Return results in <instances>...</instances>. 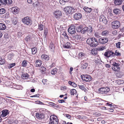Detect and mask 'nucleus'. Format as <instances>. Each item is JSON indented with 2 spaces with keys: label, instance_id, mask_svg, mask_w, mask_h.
Here are the masks:
<instances>
[{
  "label": "nucleus",
  "instance_id": "nucleus-8",
  "mask_svg": "<svg viewBox=\"0 0 124 124\" xmlns=\"http://www.w3.org/2000/svg\"><path fill=\"white\" fill-rule=\"evenodd\" d=\"M73 8L70 6H67L65 7L64 9V10L67 14L72 13Z\"/></svg>",
  "mask_w": 124,
  "mask_h": 124
},
{
  "label": "nucleus",
  "instance_id": "nucleus-4",
  "mask_svg": "<svg viewBox=\"0 0 124 124\" xmlns=\"http://www.w3.org/2000/svg\"><path fill=\"white\" fill-rule=\"evenodd\" d=\"M22 20L24 23L27 25H31L32 23V21L30 17H28L24 18H23L22 19Z\"/></svg>",
  "mask_w": 124,
  "mask_h": 124
},
{
  "label": "nucleus",
  "instance_id": "nucleus-16",
  "mask_svg": "<svg viewBox=\"0 0 124 124\" xmlns=\"http://www.w3.org/2000/svg\"><path fill=\"white\" fill-rule=\"evenodd\" d=\"M36 116V117L39 119H42L44 117V114L41 113H37Z\"/></svg>",
  "mask_w": 124,
  "mask_h": 124
},
{
  "label": "nucleus",
  "instance_id": "nucleus-24",
  "mask_svg": "<svg viewBox=\"0 0 124 124\" xmlns=\"http://www.w3.org/2000/svg\"><path fill=\"white\" fill-rule=\"evenodd\" d=\"M113 12L116 15L119 14L120 13V10L118 8H115L113 10Z\"/></svg>",
  "mask_w": 124,
  "mask_h": 124
},
{
  "label": "nucleus",
  "instance_id": "nucleus-17",
  "mask_svg": "<svg viewBox=\"0 0 124 124\" xmlns=\"http://www.w3.org/2000/svg\"><path fill=\"white\" fill-rule=\"evenodd\" d=\"M54 42H51L49 45V48L51 51L52 52L54 51Z\"/></svg>",
  "mask_w": 124,
  "mask_h": 124
},
{
  "label": "nucleus",
  "instance_id": "nucleus-28",
  "mask_svg": "<svg viewBox=\"0 0 124 124\" xmlns=\"http://www.w3.org/2000/svg\"><path fill=\"white\" fill-rule=\"evenodd\" d=\"M119 65H118L117 66H113L112 68L113 70L115 71H118L120 69V67L119 66Z\"/></svg>",
  "mask_w": 124,
  "mask_h": 124
},
{
  "label": "nucleus",
  "instance_id": "nucleus-40",
  "mask_svg": "<svg viewBox=\"0 0 124 124\" xmlns=\"http://www.w3.org/2000/svg\"><path fill=\"white\" fill-rule=\"evenodd\" d=\"M106 49V47L105 46H101L99 47L98 50L99 51H102Z\"/></svg>",
  "mask_w": 124,
  "mask_h": 124
},
{
  "label": "nucleus",
  "instance_id": "nucleus-21",
  "mask_svg": "<svg viewBox=\"0 0 124 124\" xmlns=\"http://www.w3.org/2000/svg\"><path fill=\"white\" fill-rule=\"evenodd\" d=\"M122 0H115L114 3L116 5H119L121 4L122 3Z\"/></svg>",
  "mask_w": 124,
  "mask_h": 124
},
{
  "label": "nucleus",
  "instance_id": "nucleus-13",
  "mask_svg": "<svg viewBox=\"0 0 124 124\" xmlns=\"http://www.w3.org/2000/svg\"><path fill=\"white\" fill-rule=\"evenodd\" d=\"M2 114L1 115L2 117H4L7 116L9 113V111L6 109H4L2 111Z\"/></svg>",
  "mask_w": 124,
  "mask_h": 124
},
{
  "label": "nucleus",
  "instance_id": "nucleus-61",
  "mask_svg": "<svg viewBox=\"0 0 124 124\" xmlns=\"http://www.w3.org/2000/svg\"><path fill=\"white\" fill-rule=\"evenodd\" d=\"M58 101L59 103H62L64 102V101L63 100H58Z\"/></svg>",
  "mask_w": 124,
  "mask_h": 124
},
{
  "label": "nucleus",
  "instance_id": "nucleus-7",
  "mask_svg": "<svg viewBox=\"0 0 124 124\" xmlns=\"http://www.w3.org/2000/svg\"><path fill=\"white\" fill-rule=\"evenodd\" d=\"M99 43L102 44L107 43L108 41V39L106 37H100L98 39Z\"/></svg>",
  "mask_w": 124,
  "mask_h": 124
},
{
  "label": "nucleus",
  "instance_id": "nucleus-14",
  "mask_svg": "<svg viewBox=\"0 0 124 124\" xmlns=\"http://www.w3.org/2000/svg\"><path fill=\"white\" fill-rule=\"evenodd\" d=\"M54 14L55 17L57 18H59L62 15V13L60 10H57L54 12Z\"/></svg>",
  "mask_w": 124,
  "mask_h": 124
},
{
  "label": "nucleus",
  "instance_id": "nucleus-20",
  "mask_svg": "<svg viewBox=\"0 0 124 124\" xmlns=\"http://www.w3.org/2000/svg\"><path fill=\"white\" fill-rule=\"evenodd\" d=\"M63 47L66 49L70 48L71 47V44L70 42H67L63 45Z\"/></svg>",
  "mask_w": 124,
  "mask_h": 124
},
{
  "label": "nucleus",
  "instance_id": "nucleus-29",
  "mask_svg": "<svg viewBox=\"0 0 124 124\" xmlns=\"http://www.w3.org/2000/svg\"><path fill=\"white\" fill-rule=\"evenodd\" d=\"M83 26L82 25H79L77 27L76 30L78 32H82Z\"/></svg>",
  "mask_w": 124,
  "mask_h": 124
},
{
  "label": "nucleus",
  "instance_id": "nucleus-50",
  "mask_svg": "<svg viewBox=\"0 0 124 124\" xmlns=\"http://www.w3.org/2000/svg\"><path fill=\"white\" fill-rule=\"evenodd\" d=\"M5 63L4 60L0 57V64L2 65Z\"/></svg>",
  "mask_w": 124,
  "mask_h": 124
},
{
  "label": "nucleus",
  "instance_id": "nucleus-38",
  "mask_svg": "<svg viewBox=\"0 0 124 124\" xmlns=\"http://www.w3.org/2000/svg\"><path fill=\"white\" fill-rule=\"evenodd\" d=\"M57 70V69L56 68L53 69L51 72V74L53 75H55L56 73Z\"/></svg>",
  "mask_w": 124,
  "mask_h": 124
},
{
  "label": "nucleus",
  "instance_id": "nucleus-2",
  "mask_svg": "<svg viewBox=\"0 0 124 124\" xmlns=\"http://www.w3.org/2000/svg\"><path fill=\"white\" fill-rule=\"evenodd\" d=\"M98 90L100 93L104 94H107L109 92L110 89L108 87H104L99 88Z\"/></svg>",
  "mask_w": 124,
  "mask_h": 124
},
{
  "label": "nucleus",
  "instance_id": "nucleus-27",
  "mask_svg": "<svg viewBox=\"0 0 124 124\" xmlns=\"http://www.w3.org/2000/svg\"><path fill=\"white\" fill-rule=\"evenodd\" d=\"M62 35L64 36V37L65 39H68L69 40H70V38L68 37L66 32H64Z\"/></svg>",
  "mask_w": 124,
  "mask_h": 124
},
{
  "label": "nucleus",
  "instance_id": "nucleus-10",
  "mask_svg": "<svg viewBox=\"0 0 124 124\" xmlns=\"http://www.w3.org/2000/svg\"><path fill=\"white\" fill-rule=\"evenodd\" d=\"M75 26L74 25L70 26L68 28V32L71 34H75L76 32L75 29Z\"/></svg>",
  "mask_w": 124,
  "mask_h": 124
},
{
  "label": "nucleus",
  "instance_id": "nucleus-23",
  "mask_svg": "<svg viewBox=\"0 0 124 124\" xmlns=\"http://www.w3.org/2000/svg\"><path fill=\"white\" fill-rule=\"evenodd\" d=\"M41 58L42 59H45L46 61L48 60L49 59V57L46 54H43L41 55Z\"/></svg>",
  "mask_w": 124,
  "mask_h": 124
},
{
  "label": "nucleus",
  "instance_id": "nucleus-62",
  "mask_svg": "<svg viewBox=\"0 0 124 124\" xmlns=\"http://www.w3.org/2000/svg\"><path fill=\"white\" fill-rule=\"evenodd\" d=\"M53 106L55 108H57L59 107L58 105L55 104L54 103V106Z\"/></svg>",
  "mask_w": 124,
  "mask_h": 124
},
{
  "label": "nucleus",
  "instance_id": "nucleus-52",
  "mask_svg": "<svg viewBox=\"0 0 124 124\" xmlns=\"http://www.w3.org/2000/svg\"><path fill=\"white\" fill-rule=\"evenodd\" d=\"M25 39L26 42H29L30 41V38L29 36H27L26 37Z\"/></svg>",
  "mask_w": 124,
  "mask_h": 124
},
{
  "label": "nucleus",
  "instance_id": "nucleus-22",
  "mask_svg": "<svg viewBox=\"0 0 124 124\" xmlns=\"http://www.w3.org/2000/svg\"><path fill=\"white\" fill-rule=\"evenodd\" d=\"M84 10L87 13H90L92 10V9L91 8H89L85 7L84 8Z\"/></svg>",
  "mask_w": 124,
  "mask_h": 124
},
{
  "label": "nucleus",
  "instance_id": "nucleus-54",
  "mask_svg": "<svg viewBox=\"0 0 124 124\" xmlns=\"http://www.w3.org/2000/svg\"><path fill=\"white\" fill-rule=\"evenodd\" d=\"M73 38L77 39H79L80 38V36L78 35H75L73 36Z\"/></svg>",
  "mask_w": 124,
  "mask_h": 124
},
{
  "label": "nucleus",
  "instance_id": "nucleus-35",
  "mask_svg": "<svg viewBox=\"0 0 124 124\" xmlns=\"http://www.w3.org/2000/svg\"><path fill=\"white\" fill-rule=\"evenodd\" d=\"M79 55L80 58H82L85 57L86 56V55L85 53H83L80 52L79 53Z\"/></svg>",
  "mask_w": 124,
  "mask_h": 124
},
{
  "label": "nucleus",
  "instance_id": "nucleus-11",
  "mask_svg": "<svg viewBox=\"0 0 124 124\" xmlns=\"http://www.w3.org/2000/svg\"><path fill=\"white\" fill-rule=\"evenodd\" d=\"M99 20L100 22L103 23L105 24H107L108 21L106 18L103 15L100 16Z\"/></svg>",
  "mask_w": 124,
  "mask_h": 124
},
{
  "label": "nucleus",
  "instance_id": "nucleus-25",
  "mask_svg": "<svg viewBox=\"0 0 124 124\" xmlns=\"http://www.w3.org/2000/svg\"><path fill=\"white\" fill-rule=\"evenodd\" d=\"M29 77V75L27 73H24L21 76L22 78L23 79L27 78Z\"/></svg>",
  "mask_w": 124,
  "mask_h": 124
},
{
  "label": "nucleus",
  "instance_id": "nucleus-44",
  "mask_svg": "<svg viewBox=\"0 0 124 124\" xmlns=\"http://www.w3.org/2000/svg\"><path fill=\"white\" fill-rule=\"evenodd\" d=\"M16 65V64L15 63H11L8 64V67L9 69L11 68L12 67H14Z\"/></svg>",
  "mask_w": 124,
  "mask_h": 124
},
{
  "label": "nucleus",
  "instance_id": "nucleus-31",
  "mask_svg": "<svg viewBox=\"0 0 124 124\" xmlns=\"http://www.w3.org/2000/svg\"><path fill=\"white\" fill-rule=\"evenodd\" d=\"M77 92L76 90L74 89L71 90L70 91V94L71 95H74V94H76Z\"/></svg>",
  "mask_w": 124,
  "mask_h": 124
},
{
  "label": "nucleus",
  "instance_id": "nucleus-45",
  "mask_svg": "<svg viewBox=\"0 0 124 124\" xmlns=\"http://www.w3.org/2000/svg\"><path fill=\"white\" fill-rule=\"evenodd\" d=\"M4 8H2L0 9V14H3L6 12Z\"/></svg>",
  "mask_w": 124,
  "mask_h": 124
},
{
  "label": "nucleus",
  "instance_id": "nucleus-1",
  "mask_svg": "<svg viewBox=\"0 0 124 124\" xmlns=\"http://www.w3.org/2000/svg\"><path fill=\"white\" fill-rule=\"evenodd\" d=\"M86 42L91 47H95L99 44L97 39L94 37L88 39Z\"/></svg>",
  "mask_w": 124,
  "mask_h": 124
},
{
  "label": "nucleus",
  "instance_id": "nucleus-53",
  "mask_svg": "<svg viewBox=\"0 0 124 124\" xmlns=\"http://www.w3.org/2000/svg\"><path fill=\"white\" fill-rule=\"evenodd\" d=\"M115 56L116 55L117 56H121V53L118 52L117 50H116L115 51V53H114Z\"/></svg>",
  "mask_w": 124,
  "mask_h": 124
},
{
  "label": "nucleus",
  "instance_id": "nucleus-59",
  "mask_svg": "<svg viewBox=\"0 0 124 124\" xmlns=\"http://www.w3.org/2000/svg\"><path fill=\"white\" fill-rule=\"evenodd\" d=\"M117 33V32L116 30H115L112 32V34L114 35H116Z\"/></svg>",
  "mask_w": 124,
  "mask_h": 124
},
{
  "label": "nucleus",
  "instance_id": "nucleus-34",
  "mask_svg": "<svg viewBox=\"0 0 124 124\" xmlns=\"http://www.w3.org/2000/svg\"><path fill=\"white\" fill-rule=\"evenodd\" d=\"M87 28L88 29H87L88 32L91 33L92 32L93 29L91 26H89L88 27H87Z\"/></svg>",
  "mask_w": 124,
  "mask_h": 124
},
{
  "label": "nucleus",
  "instance_id": "nucleus-63",
  "mask_svg": "<svg viewBox=\"0 0 124 124\" xmlns=\"http://www.w3.org/2000/svg\"><path fill=\"white\" fill-rule=\"evenodd\" d=\"M53 106L55 108H57L59 107L58 105L55 104L54 103V106Z\"/></svg>",
  "mask_w": 124,
  "mask_h": 124
},
{
  "label": "nucleus",
  "instance_id": "nucleus-56",
  "mask_svg": "<svg viewBox=\"0 0 124 124\" xmlns=\"http://www.w3.org/2000/svg\"><path fill=\"white\" fill-rule=\"evenodd\" d=\"M37 103L38 104H41V105H44L45 104L41 102V101H36Z\"/></svg>",
  "mask_w": 124,
  "mask_h": 124
},
{
  "label": "nucleus",
  "instance_id": "nucleus-39",
  "mask_svg": "<svg viewBox=\"0 0 124 124\" xmlns=\"http://www.w3.org/2000/svg\"><path fill=\"white\" fill-rule=\"evenodd\" d=\"M79 86V88L80 89L85 92H86V91H87V90L85 87L83 85H81Z\"/></svg>",
  "mask_w": 124,
  "mask_h": 124
},
{
  "label": "nucleus",
  "instance_id": "nucleus-55",
  "mask_svg": "<svg viewBox=\"0 0 124 124\" xmlns=\"http://www.w3.org/2000/svg\"><path fill=\"white\" fill-rule=\"evenodd\" d=\"M48 33V30L47 29H45L44 30V34L45 35V37H46V35H47Z\"/></svg>",
  "mask_w": 124,
  "mask_h": 124
},
{
  "label": "nucleus",
  "instance_id": "nucleus-48",
  "mask_svg": "<svg viewBox=\"0 0 124 124\" xmlns=\"http://www.w3.org/2000/svg\"><path fill=\"white\" fill-rule=\"evenodd\" d=\"M33 5L34 7H37L39 5V3L38 2H36L33 4Z\"/></svg>",
  "mask_w": 124,
  "mask_h": 124
},
{
  "label": "nucleus",
  "instance_id": "nucleus-33",
  "mask_svg": "<svg viewBox=\"0 0 124 124\" xmlns=\"http://www.w3.org/2000/svg\"><path fill=\"white\" fill-rule=\"evenodd\" d=\"M68 83L70 85L74 87H76L77 86V84L74 82L69 81L68 82Z\"/></svg>",
  "mask_w": 124,
  "mask_h": 124
},
{
  "label": "nucleus",
  "instance_id": "nucleus-18",
  "mask_svg": "<svg viewBox=\"0 0 124 124\" xmlns=\"http://www.w3.org/2000/svg\"><path fill=\"white\" fill-rule=\"evenodd\" d=\"M42 64V62L39 60H37L36 61L35 63V65L37 67H40Z\"/></svg>",
  "mask_w": 124,
  "mask_h": 124
},
{
  "label": "nucleus",
  "instance_id": "nucleus-6",
  "mask_svg": "<svg viewBox=\"0 0 124 124\" xmlns=\"http://www.w3.org/2000/svg\"><path fill=\"white\" fill-rule=\"evenodd\" d=\"M104 56L108 57H112L115 56L114 52H112L111 51H108L105 52L104 54Z\"/></svg>",
  "mask_w": 124,
  "mask_h": 124
},
{
  "label": "nucleus",
  "instance_id": "nucleus-12",
  "mask_svg": "<svg viewBox=\"0 0 124 124\" xmlns=\"http://www.w3.org/2000/svg\"><path fill=\"white\" fill-rule=\"evenodd\" d=\"M82 17V14L80 13H76L73 16V18L76 20H78L81 19Z\"/></svg>",
  "mask_w": 124,
  "mask_h": 124
},
{
  "label": "nucleus",
  "instance_id": "nucleus-19",
  "mask_svg": "<svg viewBox=\"0 0 124 124\" xmlns=\"http://www.w3.org/2000/svg\"><path fill=\"white\" fill-rule=\"evenodd\" d=\"M6 28V26L5 24L3 23H0V30H5Z\"/></svg>",
  "mask_w": 124,
  "mask_h": 124
},
{
  "label": "nucleus",
  "instance_id": "nucleus-64",
  "mask_svg": "<svg viewBox=\"0 0 124 124\" xmlns=\"http://www.w3.org/2000/svg\"><path fill=\"white\" fill-rule=\"evenodd\" d=\"M73 68L72 67H71L70 69V74H71L72 73L71 72V71H72L73 70Z\"/></svg>",
  "mask_w": 124,
  "mask_h": 124
},
{
  "label": "nucleus",
  "instance_id": "nucleus-42",
  "mask_svg": "<svg viewBox=\"0 0 124 124\" xmlns=\"http://www.w3.org/2000/svg\"><path fill=\"white\" fill-rule=\"evenodd\" d=\"M27 65V62L26 60H24L22 62V66L24 67H26Z\"/></svg>",
  "mask_w": 124,
  "mask_h": 124
},
{
  "label": "nucleus",
  "instance_id": "nucleus-30",
  "mask_svg": "<svg viewBox=\"0 0 124 124\" xmlns=\"http://www.w3.org/2000/svg\"><path fill=\"white\" fill-rule=\"evenodd\" d=\"M87 29V27H84L83 28H82L81 33L82 34H84L86 33L87 32H88Z\"/></svg>",
  "mask_w": 124,
  "mask_h": 124
},
{
  "label": "nucleus",
  "instance_id": "nucleus-49",
  "mask_svg": "<svg viewBox=\"0 0 124 124\" xmlns=\"http://www.w3.org/2000/svg\"><path fill=\"white\" fill-rule=\"evenodd\" d=\"M121 44V42H118L116 44V46L117 48H120V45Z\"/></svg>",
  "mask_w": 124,
  "mask_h": 124
},
{
  "label": "nucleus",
  "instance_id": "nucleus-9",
  "mask_svg": "<svg viewBox=\"0 0 124 124\" xmlns=\"http://www.w3.org/2000/svg\"><path fill=\"white\" fill-rule=\"evenodd\" d=\"M112 27L114 29L118 28L120 25V23L118 21H115L112 23Z\"/></svg>",
  "mask_w": 124,
  "mask_h": 124
},
{
  "label": "nucleus",
  "instance_id": "nucleus-46",
  "mask_svg": "<svg viewBox=\"0 0 124 124\" xmlns=\"http://www.w3.org/2000/svg\"><path fill=\"white\" fill-rule=\"evenodd\" d=\"M94 36L95 37L97 38H99V39L100 37H101L100 36L98 32L95 33H94Z\"/></svg>",
  "mask_w": 124,
  "mask_h": 124
},
{
  "label": "nucleus",
  "instance_id": "nucleus-36",
  "mask_svg": "<svg viewBox=\"0 0 124 124\" xmlns=\"http://www.w3.org/2000/svg\"><path fill=\"white\" fill-rule=\"evenodd\" d=\"M12 0H6V3L5 5L7 4V5H9L11 4L12 3Z\"/></svg>",
  "mask_w": 124,
  "mask_h": 124
},
{
  "label": "nucleus",
  "instance_id": "nucleus-60",
  "mask_svg": "<svg viewBox=\"0 0 124 124\" xmlns=\"http://www.w3.org/2000/svg\"><path fill=\"white\" fill-rule=\"evenodd\" d=\"M13 23L14 24L16 25L17 23V21L16 20L14 19L13 20Z\"/></svg>",
  "mask_w": 124,
  "mask_h": 124
},
{
  "label": "nucleus",
  "instance_id": "nucleus-41",
  "mask_svg": "<svg viewBox=\"0 0 124 124\" xmlns=\"http://www.w3.org/2000/svg\"><path fill=\"white\" fill-rule=\"evenodd\" d=\"M44 26L41 23L39 24V28L40 31L42 30L43 29Z\"/></svg>",
  "mask_w": 124,
  "mask_h": 124
},
{
  "label": "nucleus",
  "instance_id": "nucleus-3",
  "mask_svg": "<svg viewBox=\"0 0 124 124\" xmlns=\"http://www.w3.org/2000/svg\"><path fill=\"white\" fill-rule=\"evenodd\" d=\"M58 122L59 120L57 117H54V116H50L49 124H58Z\"/></svg>",
  "mask_w": 124,
  "mask_h": 124
},
{
  "label": "nucleus",
  "instance_id": "nucleus-57",
  "mask_svg": "<svg viewBox=\"0 0 124 124\" xmlns=\"http://www.w3.org/2000/svg\"><path fill=\"white\" fill-rule=\"evenodd\" d=\"M112 64L113 65V66H117L119 65L118 64V63H117L116 62H114Z\"/></svg>",
  "mask_w": 124,
  "mask_h": 124
},
{
  "label": "nucleus",
  "instance_id": "nucleus-32",
  "mask_svg": "<svg viewBox=\"0 0 124 124\" xmlns=\"http://www.w3.org/2000/svg\"><path fill=\"white\" fill-rule=\"evenodd\" d=\"M32 54H34L37 53V49L35 47L32 48L31 49Z\"/></svg>",
  "mask_w": 124,
  "mask_h": 124
},
{
  "label": "nucleus",
  "instance_id": "nucleus-47",
  "mask_svg": "<svg viewBox=\"0 0 124 124\" xmlns=\"http://www.w3.org/2000/svg\"><path fill=\"white\" fill-rule=\"evenodd\" d=\"M6 0H0V5L2 4H5L6 3Z\"/></svg>",
  "mask_w": 124,
  "mask_h": 124
},
{
  "label": "nucleus",
  "instance_id": "nucleus-51",
  "mask_svg": "<svg viewBox=\"0 0 124 124\" xmlns=\"http://www.w3.org/2000/svg\"><path fill=\"white\" fill-rule=\"evenodd\" d=\"M23 88L22 87L21 85H17L16 86V89H22Z\"/></svg>",
  "mask_w": 124,
  "mask_h": 124
},
{
  "label": "nucleus",
  "instance_id": "nucleus-37",
  "mask_svg": "<svg viewBox=\"0 0 124 124\" xmlns=\"http://www.w3.org/2000/svg\"><path fill=\"white\" fill-rule=\"evenodd\" d=\"M88 66V64L86 63H84L82 65L81 68L82 69H84L86 68Z\"/></svg>",
  "mask_w": 124,
  "mask_h": 124
},
{
  "label": "nucleus",
  "instance_id": "nucleus-43",
  "mask_svg": "<svg viewBox=\"0 0 124 124\" xmlns=\"http://www.w3.org/2000/svg\"><path fill=\"white\" fill-rule=\"evenodd\" d=\"M63 2L62 3V1H60L59 2L62 5H63L65 4V3L68 2L69 1V0H62Z\"/></svg>",
  "mask_w": 124,
  "mask_h": 124
},
{
  "label": "nucleus",
  "instance_id": "nucleus-5",
  "mask_svg": "<svg viewBox=\"0 0 124 124\" xmlns=\"http://www.w3.org/2000/svg\"><path fill=\"white\" fill-rule=\"evenodd\" d=\"M81 77L83 80L86 82L90 81L92 79V78L89 75H81Z\"/></svg>",
  "mask_w": 124,
  "mask_h": 124
},
{
  "label": "nucleus",
  "instance_id": "nucleus-58",
  "mask_svg": "<svg viewBox=\"0 0 124 124\" xmlns=\"http://www.w3.org/2000/svg\"><path fill=\"white\" fill-rule=\"evenodd\" d=\"M47 102L48 103V104L49 105L51 106H53L54 104V103L52 102Z\"/></svg>",
  "mask_w": 124,
  "mask_h": 124
},
{
  "label": "nucleus",
  "instance_id": "nucleus-15",
  "mask_svg": "<svg viewBox=\"0 0 124 124\" xmlns=\"http://www.w3.org/2000/svg\"><path fill=\"white\" fill-rule=\"evenodd\" d=\"M12 11L13 12V13L15 14H16L19 13V9L16 7H13L11 8Z\"/></svg>",
  "mask_w": 124,
  "mask_h": 124
},
{
  "label": "nucleus",
  "instance_id": "nucleus-26",
  "mask_svg": "<svg viewBox=\"0 0 124 124\" xmlns=\"http://www.w3.org/2000/svg\"><path fill=\"white\" fill-rule=\"evenodd\" d=\"M108 34L109 32L107 30L104 31L102 32L101 33L102 35L105 36L108 35Z\"/></svg>",
  "mask_w": 124,
  "mask_h": 124
}]
</instances>
